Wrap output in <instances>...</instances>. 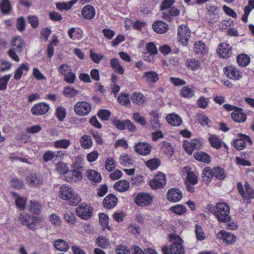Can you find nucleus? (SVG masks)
<instances>
[{"label":"nucleus","instance_id":"obj_57","mask_svg":"<svg viewBox=\"0 0 254 254\" xmlns=\"http://www.w3.org/2000/svg\"><path fill=\"white\" fill-rule=\"evenodd\" d=\"M10 77L11 75L8 74L0 78V90H3L6 88L7 82Z\"/></svg>","mask_w":254,"mask_h":254},{"label":"nucleus","instance_id":"obj_63","mask_svg":"<svg viewBox=\"0 0 254 254\" xmlns=\"http://www.w3.org/2000/svg\"><path fill=\"white\" fill-rule=\"evenodd\" d=\"M11 67V64L4 60H0V71H5L9 69Z\"/></svg>","mask_w":254,"mask_h":254},{"label":"nucleus","instance_id":"obj_46","mask_svg":"<svg viewBox=\"0 0 254 254\" xmlns=\"http://www.w3.org/2000/svg\"><path fill=\"white\" fill-rule=\"evenodd\" d=\"M213 174L214 177L219 180L223 179L226 177L224 171L219 167L213 168Z\"/></svg>","mask_w":254,"mask_h":254},{"label":"nucleus","instance_id":"obj_23","mask_svg":"<svg viewBox=\"0 0 254 254\" xmlns=\"http://www.w3.org/2000/svg\"><path fill=\"white\" fill-rule=\"evenodd\" d=\"M168 123L174 126H180L182 124V120L180 116L177 115L172 114L166 117Z\"/></svg>","mask_w":254,"mask_h":254},{"label":"nucleus","instance_id":"obj_43","mask_svg":"<svg viewBox=\"0 0 254 254\" xmlns=\"http://www.w3.org/2000/svg\"><path fill=\"white\" fill-rule=\"evenodd\" d=\"M56 170L60 174H66L69 172V168L67 164L62 162L56 164Z\"/></svg>","mask_w":254,"mask_h":254},{"label":"nucleus","instance_id":"obj_58","mask_svg":"<svg viewBox=\"0 0 254 254\" xmlns=\"http://www.w3.org/2000/svg\"><path fill=\"white\" fill-rule=\"evenodd\" d=\"M132 118L136 122L142 126H145L147 124V122L145 121V118L141 116L138 113H133Z\"/></svg>","mask_w":254,"mask_h":254},{"label":"nucleus","instance_id":"obj_56","mask_svg":"<svg viewBox=\"0 0 254 254\" xmlns=\"http://www.w3.org/2000/svg\"><path fill=\"white\" fill-rule=\"evenodd\" d=\"M64 219L69 224H73L75 222V216L73 213L67 211L64 213Z\"/></svg>","mask_w":254,"mask_h":254},{"label":"nucleus","instance_id":"obj_47","mask_svg":"<svg viewBox=\"0 0 254 254\" xmlns=\"http://www.w3.org/2000/svg\"><path fill=\"white\" fill-rule=\"evenodd\" d=\"M131 100L133 102L138 105H140L145 101V97L142 93L140 92H135L131 98Z\"/></svg>","mask_w":254,"mask_h":254},{"label":"nucleus","instance_id":"obj_41","mask_svg":"<svg viewBox=\"0 0 254 254\" xmlns=\"http://www.w3.org/2000/svg\"><path fill=\"white\" fill-rule=\"evenodd\" d=\"M96 241L97 246L103 249L107 248L110 245L109 240L103 236L98 237L96 239Z\"/></svg>","mask_w":254,"mask_h":254},{"label":"nucleus","instance_id":"obj_21","mask_svg":"<svg viewBox=\"0 0 254 254\" xmlns=\"http://www.w3.org/2000/svg\"><path fill=\"white\" fill-rule=\"evenodd\" d=\"M152 28L156 32L162 34L166 32L168 25L163 21L159 20L153 23Z\"/></svg>","mask_w":254,"mask_h":254},{"label":"nucleus","instance_id":"obj_20","mask_svg":"<svg viewBox=\"0 0 254 254\" xmlns=\"http://www.w3.org/2000/svg\"><path fill=\"white\" fill-rule=\"evenodd\" d=\"M95 8L91 5L85 6L82 10V15L86 19H91L95 16Z\"/></svg>","mask_w":254,"mask_h":254},{"label":"nucleus","instance_id":"obj_12","mask_svg":"<svg viewBox=\"0 0 254 254\" xmlns=\"http://www.w3.org/2000/svg\"><path fill=\"white\" fill-rule=\"evenodd\" d=\"M49 106L45 103L36 104L31 109V113L36 116L42 115L46 114L49 110Z\"/></svg>","mask_w":254,"mask_h":254},{"label":"nucleus","instance_id":"obj_4","mask_svg":"<svg viewBox=\"0 0 254 254\" xmlns=\"http://www.w3.org/2000/svg\"><path fill=\"white\" fill-rule=\"evenodd\" d=\"M75 112L78 115L84 116L87 115L91 110V106L88 103L82 101L78 102L74 105Z\"/></svg>","mask_w":254,"mask_h":254},{"label":"nucleus","instance_id":"obj_22","mask_svg":"<svg viewBox=\"0 0 254 254\" xmlns=\"http://www.w3.org/2000/svg\"><path fill=\"white\" fill-rule=\"evenodd\" d=\"M194 53L200 56H203L207 52L206 45L201 41L196 42L194 44Z\"/></svg>","mask_w":254,"mask_h":254},{"label":"nucleus","instance_id":"obj_61","mask_svg":"<svg viewBox=\"0 0 254 254\" xmlns=\"http://www.w3.org/2000/svg\"><path fill=\"white\" fill-rule=\"evenodd\" d=\"M105 168L108 171H112L116 168L115 162L113 158L109 157L105 162Z\"/></svg>","mask_w":254,"mask_h":254},{"label":"nucleus","instance_id":"obj_52","mask_svg":"<svg viewBox=\"0 0 254 254\" xmlns=\"http://www.w3.org/2000/svg\"><path fill=\"white\" fill-rule=\"evenodd\" d=\"M56 115L60 121H63L66 117V110L62 107H59L56 109Z\"/></svg>","mask_w":254,"mask_h":254},{"label":"nucleus","instance_id":"obj_8","mask_svg":"<svg viewBox=\"0 0 254 254\" xmlns=\"http://www.w3.org/2000/svg\"><path fill=\"white\" fill-rule=\"evenodd\" d=\"M183 147L188 154H191L193 150L200 149L202 147V144L199 140L194 139L191 140L190 142L184 141Z\"/></svg>","mask_w":254,"mask_h":254},{"label":"nucleus","instance_id":"obj_7","mask_svg":"<svg viewBox=\"0 0 254 254\" xmlns=\"http://www.w3.org/2000/svg\"><path fill=\"white\" fill-rule=\"evenodd\" d=\"M166 183V179L165 175L160 172L152 180L150 181L149 185L152 189L157 190L163 187Z\"/></svg>","mask_w":254,"mask_h":254},{"label":"nucleus","instance_id":"obj_59","mask_svg":"<svg viewBox=\"0 0 254 254\" xmlns=\"http://www.w3.org/2000/svg\"><path fill=\"white\" fill-rule=\"evenodd\" d=\"M31 220H32L31 216L25 214H20L18 217V221H20L21 224L24 225H26L27 227Z\"/></svg>","mask_w":254,"mask_h":254},{"label":"nucleus","instance_id":"obj_39","mask_svg":"<svg viewBox=\"0 0 254 254\" xmlns=\"http://www.w3.org/2000/svg\"><path fill=\"white\" fill-rule=\"evenodd\" d=\"M80 143L83 148H89L92 146L93 142L89 136L84 135L81 137Z\"/></svg>","mask_w":254,"mask_h":254},{"label":"nucleus","instance_id":"obj_48","mask_svg":"<svg viewBox=\"0 0 254 254\" xmlns=\"http://www.w3.org/2000/svg\"><path fill=\"white\" fill-rule=\"evenodd\" d=\"M146 165L151 170L157 168L160 165V161L158 158H153L145 162Z\"/></svg>","mask_w":254,"mask_h":254},{"label":"nucleus","instance_id":"obj_10","mask_svg":"<svg viewBox=\"0 0 254 254\" xmlns=\"http://www.w3.org/2000/svg\"><path fill=\"white\" fill-rule=\"evenodd\" d=\"M225 74L229 78L239 80L242 77V72L233 66H228L224 68Z\"/></svg>","mask_w":254,"mask_h":254},{"label":"nucleus","instance_id":"obj_33","mask_svg":"<svg viewBox=\"0 0 254 254\" xmlns=\"http://www.w3.org/2000/svg\"><path fill=\"white\" fill-rule=\"evenodd\" d=\"M209 141L211 145L216 149H220L222 146V142L216 135H210Z\"/></svg>","mask_w":254,"mask_h":254},{"label":"nucleus","instance_id":"obj_36","mask_svg":"<svg viewBox=\"0 0 254 254\" xmlns=\"http://www.w3.org/2000/svg\"><path fill=\"white\" fill-rule=\"evenodd\" d=\"M195 90L193 87L184 86L181 90V94L185 98H191L194 95Z\"/></svg>","mask_w":254,"mask_h":254},{"label":"nucleus","instance_id":"obj_24","mask_svg":"<svg viewBox=\"0 0 254 254\" xmlns=\"http://www.w3.org/2000/svg\"><path fill=\"white\" fill-rule=\"evenodd\" d=\"M129 182L125 180H120L114 185L115 189L121 192L126 191L129 189Z\"/></svg>","mask_w":254,"mask_h":254},{"label":"nucleus","instance_id":"obj_11","mask_svg":"<svg viewBox=\"0 0 254 254\" xmlns=\"http://www.w3.org/2000/svg\"><path fill=\"white\" fill-rule=\"evenodd\" d=\"M247 142L252 144V140L250 136L245 134H240V138L236 139L234 142V146L238 150H241L245 148Z\"/></svg>","mask_w":254,"mask_h":254},{"label":"nucleus","instance_id":"obj_27","mask_svg":"<svg viewBox=\"0 0 254 254\" xmlns=\"http://www.w3.org/2000/svg\"><path fill=\"white\" fill-rule=\"evenodd\" d=\"M213 177V169L210 167L204 168L201 174L203 181L208 184L211 181Z\"/></svg>","mask_w":254,"mask_h":254},{"label":"nucleus","instance_id":"obj_50","mask_svg":"<svg viewBox=\"0 0 254 254\" xmlns=\"http://www.w3.org/2000/svg\"><path fill=\"white\" fill-rule=\"evenodd\" d=\"M209 99L203 96H200L197 100L196 103L198 107L201 109H205L208 106Z\"/></svg>","mask_w":254,"mask_h":254},{"label":"nucleus","instance_id":"obj_6","mask_svg":"<svg viewBox=\"0 0 254 254\" xmlns=\"http://www.w3.org/2000/svg\"><path fill=\"white\" fill-rule=\"evenodd\" d=\"M152 200L153 197L145 192L139 193L135 199L136 204L142 207L150 205Z\"/></svg>","mask_w":254,"mask_h":254},{"label":"nucleus","instance_id":"obj_37","mask_svg":"<svg viewBox=\"0 0 254 254\" xmlns=\"http://www.w3.org/2000/svg\"><path fill=\"white\" fill-rule=\"evenodd\" d=\"M71 141L69 139H62L54 142V147L56 148L66 149L70 145Z\"/></svg>","mask_w":254,"mask_h":254},{"label":"nucleus","instance_id":"obj_26","mask_svg":"<svg viewBox=\"0 0 254 254\" xmlns=\"http://www.w3.org/2000/svg\"><path fill=\"white\" fill-rule=\"evenodd\" d=\"M184 169L187 172V180L186 182H189V183H191L192 185L197 184L198 179L196 175L192 171L190 170V168L189 167H185Z\"/></svg>","mask_w":254,"mask_h":254},{"label":"nucleus","instance_id":"obj_55","mask_svg":"<svg viewBox=\"0 0 254 254\" xmlns=\"http://www.w3.org/2000/svg\"><path fill=\"white\" fill-rule=\"evenodd\" d=\"M11 186L15 189H20L22 188L24 186L23 181L17 178H13L10 181Z\"/></svg>","mask_w":254,"mask_h":254},{"label":"nucleus","instance_id":"obj_45","mask_svg":"<svg viewBox=\"0 0 254 254\" xmlns=\"http://www.w3.org/2000/svg\"><path fill=\"white\" fill-rule=\"evenodd\" d=\"M200 63L198 60L193 58L188 60L187 65L192 70L198 69L200 67Z\"/></svg>","mask_w":254,"mask_h":254},{"label":"nucleus","instance_id":"obj_17","mask_svg":"<svg viewBox=\"0 0 254 254\" xmlns=\"http://www.w3.org/2000/svg\"><path fill=\"white\" fill-rule=\"evenodd\" d=\"M117 201V197L115 195L109 194L104 199L103 204L105 207L111 209L116 205Z\"/></svg>","mask_w":254,"mask_h":254},{"label":"nucleus","instance_id":"obj_5","mask_svg":"<svg viewBox=\"0 0 254 254\" xmlns=\"http://www.w3.org/2000/svg\"><path fill=\"white\" fill-rule=\"evenodd\" d=\"M178 38L183 45H186L190 36L189 28L185 25H181L178 28Z\"/></svg>","mask_w":254,"mask_h":254},{"label":"nucleus","instance_id":"obj_51","mask_svg":"<svg viewBox=\"0 0 254 254\" xmlns=\"http://www.w3.org/2000/svg\"><path fill=\"white\" fill-rule=\"evenodd\" d=\"M108 220H109V217L108 216L104 214V213H101L99 214V221L101 224V225L104 227L103 228V230H104L105 228H108L109 230H110V227L108 225Z\"/></svg>","mask_w":254,"mask_h":254},{"label":"nucleus","instance_id":"obj_1","mask_svg":"<svg viewBox=\"0 0 254 254\" xmlns=\"http://www.w3.org/2000/svg\"><path fill=\"white\" fill-rule=\"evenodd\" d=\"M60 196L62 199L68 200L71 205H76L80 201L79 195L75 192L72 188L68 185H64L60 188Z\"/></svg>","mask_w":254,"mask_h":254},{"label":"nucleus","instance_id":"obj_9","mask_svg":"<svg viewBox=\"0 0 254 254\" xmlns=\"http://www.w3.org/2000/svg\"><path fill=\"white\" fill-rule=\"evenodd\" d=\"M28 186L31 187H36L42 184L43 178L39 174L31 173L26 178Z\"/></svg>","mask_w":254,"mask_h":254},{"label":"nucleus","instance_id":"obj_2","mask_svg":"<svg viewBox=\"0 0 254 254\" xmlns=\"http://www.w3.org/2000/svg\"><path fill=\"white\" fill-rule=\"evenodd\" d=\"M229 213L230 208L226 203L220 202L216 204L214 209V214L219 221L222 222L230 221L231 217Z\"/></svg>","mask_w":254,"mask_h":254},{"label":"nucleus","instance_id":"obj_38","mask_svg":"<svg viewBox=\"0 0 254 254\" xmlns=\"http://www.w3.org/2000/svg\"><path fill=\"white\" fill-rule=\"evenodd\" d=\"M237 61L240 65L246 66L250 62V58L246 54H241L237 57Z\"/></svg>","mask_w":254,"mask_h":254},{"label":"nucleus","instance_id":"obj_15","mask_svg":"<svg viewBox=\"0 0 254 254\" xmlns=\"http://www.w3.org/2000/svg\"><path fill=\"white\" fill-rule=\"evenodd\" d=\"M76 212L78 216L84 219H88L92 214L89 207L85 204H82L81 206L77 208Z\"/></svg>","mask_w":254,"mask_h":254},{"label":"nucleus","instance_id":"obj_54","mask_svg":"<svg viewBox=\"0 0 254 254\" xmlns=\"http://www.w3.org/2000/svg\"><path fill=\"white\" fill-rule=\"evenodd\" d=\"M170 210L177 214L182 215L186 212V208L182 205H177L172 207Z\"/></svg>","mask_w":254,"mask_h":254},{"label":"nucleus","instance_id":"obj_40","mask_svg":"<svg viewBox=\"0 0 254 254\" xmlns=\"http://www.w3.org/2000/svg\"><path fill=\"white\" fill-rule=\"evenodd\" d=\"M12 46H16L17 51H21L24 46V43L20 37H15L13 38L11 42Z\"/></svg>","mask_w":254,"mask_h":254},{"label":"nucleus","instance_id":"obj_29","mask_svg":"<svg viewBox=\"0 0 254 254\" xmlns=\"http://www.w3.org/2000/svg\"><path fill=\"white\" fill-rule=\"evenodd\" d=\"M193 156L196 160L199 161L206 163H208L210 162V156L202 151L194 152Z\"/></svg>","mask_w":254,"mask_h":254},{"label":"nucleus","instance_id":"obj_13","mask_svg":"<svg viewBox=\"0 0 254 254\" xmlns=\"http://www.w3.org/2000/svg\"><path fill=\"white\" fill-rule=\"evenodd\" d=\"M151 149V145L146 142H140L134 146L135 151L138 154L142 155H147L149 154Z\"/></svg>","mask_w":254,"mask_h":254},{"label":"nucleus","instance_id":"obj_31","mask_svg":"<svg viewBox=\"0 0 254 254\" xmlns=\"http://www.w3.org/2000/svg\"><path fill=\"white\" fill-rule=\"evenodd\" d=\"M87 178L95 183H100L102 180L101 175L94 170H88L86 172Z\"/></svg>","mask_w":254,"mask_h":254},{"label":"nucleus","instance_id":"obj_14","mask_svg":"<svg viewBox=\"0 0 254 254\" xmlns=\"http://www.w3.org/2000/svg\"><path fill=\"white\" fill-rule=\"evenodd\" d=\"M217 53L222 58H228L232 54L231 47L228 44L221 43L219 44Z\"/></svg>","mask_w":254,"mask_h":254},{"label":"nucleus","instance_id":"obj_16","mask_svg":"<svg viewBox=\"0 0 254 254\" xmlns=\"http://www.w3.org/2000/svg\"><path fill=\"white\" fill-rule=\"evenodd\" d=\"M167 197L169 201L177 202L182 198V193L178 189H172L168 191Z\"/></svg>","mask_w":254,"mask_h":254},{"label":"nucleus","instance_id":"obj_53","mask_svg":"<svg viewBox=\"0 0 254 254\" xmlns=\"http://www.w3.org/2000/svg\"><path fill=\"white\" fill-rule=\"evenodd\" d=\"M245 187L246 190V194L247 195V203H249L251 202V200L249 198H254V191L251 188L250 185L248 183H245Z\"/></svg>","mask_w":254,"mask_h":254},{"label":"nucleus","instance_id":"obj_30","mask_svg":"<svg viewBox=\"0 0 254 254\" xmlns=\"http://www.w3.org/2000/svg\"><path fill=\"white\" fill-rule=\"evenodd\" d=\"M143 77L148 82L155 83L158 79V75L156 72L153 71L144 72Z\"/></svg>","mask_w":254,"mask_h":254},{"label":"nucleus","instance_id":"obj_19","mask_svg":"<svg viewBox=\"0 0 254 254\" xmlns=\"http://www.w3.org/2000/svg\"><path fill=\"white\" fill-rule=\"evenodd\" d=\"M217 237L219 239H222L228 244H231L235 242V237L231 233H227L225 231H221L217 235Z\"/></svg>","mask_w":254,"mask_h":254},{"label":"nucleus","instance_id":"obj_44","mask_svg":"<svg viewBox=\"0 0 254 254\" xmlns=\"http://www.w3.org/2000/svg\"><path fill=\"white\" fill-rule=\"evenodd\" d=\"M78 93V90L69 87H65L63 91L64 95L67 98L73 97Z\"/></svg>","mask_w":254,"mask_h":254},{"label":"nucleus","instance_id":"obj_35","mask_svg":"<svg viewBox=\"0 0 254 254\" xmlns=\"http://www.w3.org/2000/svg\"><path fill=\"white\" fill-rule=\"evenodd\" d=\"M68 175L70 176V178L68 180V181L76 182L81 181L82 179V173L79 171L75 169L71 170L69 172Z\"/></svg>","mask_w":254,"mask_h":254},{"label":"nucleus","instance_id":"obj_3","mask_svg":"<svg viewBox=\"0 0 254 254\" xmlns=\"http://www.w3.org/2000/svg\"><path fill=\"white\" fill-rule=\"evenodd\" d=\"M170 239L174 241L170 246V253L172 254H184V249L182 245V240L176 235H171Z\"/></svg>","mask_w":254,"mask_h":254},{"label":"nucleus","instance_id":"obj_18","mask_svg":"<svg viewBox=\"0 0 254 254\" xmlns=\"http://www.w3.org/2000/svg\"><path fill=\"white\" fill-rule=\"evenodd\" d=\"M231 116L233 120L237 122H244L247 119L246 115L240 108H236L231 113Z\"/></svg>","mask_w":254,"mask_h":254},{"label":"nucleus","instance_id":"obj_34","mask_svg":"<svg viewBox=\"0 0 254 254\" xmlns=\"http://www.w3.org/2000/svg\"><path fill=\"white\" fill-rule=\"evenodd\" d=\"M28 210L34 214H39L41 211V206L35 200H31L28 206Z\"/></svg>","mask_w":254,"mask_h":254},{"label":"nucleus","instance_id":"obj_60","mask_svg":"<svg viewBox=\"0 0 254 254\" xmlns=\"http://www.w3.org/2000/svg\"><path fill=\"white\" fill-rule=\"evenodd\" d=\"M118 100L121 104L126 106H127L130 104L128 94H120L118 97Z\"/></svg>","mask_w":254,"mask_h":254},{"label":"nucleus","instance_id":"obj_42","mask_svg":"<svg viewBox=\"0 0 254 254\" xmlns=\"http://www.w3.org/2000/svg\"><path fill=\"white\" fill-rule=\"evenodd\" d=\"M11 7L8 0H2L0 4V9L3 14H7L11 10Z\"/></svg>","mask_w":254,"mask_h":254},{"label":"nucleus","instance_id":"obj_25","mask_svg":"<svg viewBox=\"0 0 254 254\" xmlns=\"http://www.w3.org/2000/svg\"><path fill=\"white\" fill-rule=\"evenodd\" d=\"M29 69V65L28 64H22L17 68L14 74V78L15 80H19L21 78L23 72L25 71L27 72Z\"/></svg>","mask_w":254,"mask_h":254},{"label":"nucleus","instance_id":"obj_64","mask_svg":"<svg viewBox=\"0 0 254 254\" xmlns=\"http://www.w3.org/2000/svg\"><path fill=\"white\" fill-rule=\"evenodd\" d=\"M120 162L121 164L127 166L132 163L130 157L127 154H123L120 156Z\"/></svg>","mask_w":254,"mask_h":254},{"label":"nucleus","instance_id":"obj_62","mask_svg":"<svg viewBox=\"0 0 254 254\" xmlns=\"http://www.w3.org/2000/svg\"><path fill=\"white\" fill-rule=\"evenodd\" d=\"M146 49L147 52L151 54V55H156L158 53L157 49L153 42H149L146 44Z\"/></svg>","mask_w":254,"mask_h":254},{"label":"nucleus","instance_id":"obj_49","mask_svg":"<svg viewBox=\"0 0 254 254\" xmlns=\"http://www.w3.org/2000/svg\"><path fill=\"white\" fill-rule=\"evenodd\" d=\"M161 149L165 154H171L173 152V148L170 143L164 141L161 143Z\"/></svg>","mask_w":254,"mask_h":254},{"label":"nucleus","instance_id":"obj_28","mask_svg":"<svg viewBox=\"0 0 254 254\" xmlns=\"http://www.w3.org/2000/svg\"><path fill=\"white\" fill-rule=\"evenodd\" d=\"M54 246L57 250L63 252H66L69 248L68 244L62 239H58L55 241Z\"/></svg>","mask_w":254,"mask_h":254},{"label":"nucleus","instance_id":"obj_32","mask_svg":"<svg viewBox=\"0 0 254 254\" xmlns=\"http://www.w3.org/2000/svg\"><path fill=\"white\" fill-rule=\"evenodd\" d=\"M11 194L14 198L16 206L20 209H23L25 206L26 199L24 197L19 196L16 192H11Z\"/></svg>","mask_w":254,"mask_h":254}]
</instances>
